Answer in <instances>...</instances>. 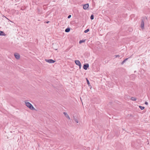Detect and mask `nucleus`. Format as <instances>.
<instances>
[{
	"label": "nucleus",
	"mask_w": 150,
	"mask_h": 150,
	"mask_svg": "<svg viewBox=\"0 0 150 150\" xmlns=\"http://www.w3.org/2000/svg\"><path fill=\"white\" fill-rule=\"evenodd\" d=\"M55 62V61H54L52 59H50L47 60V62L50 63H53Z\"/></svg>",
	"instance_id": "0eeeda50"
},
{
	"label": "nucleus",
	"mask_w": 150,
	"mask_h": 150,
	"mask_svg": "<svg viewBox=\"0 0 150 150\" xmlns=\"http://www.w3.org/2000/svg\"><path fill=\"white\" fill-rule=\"evenodd\" d=\"M145 104L146 105H148V103L147 102H146L145 103Z\"/></svg>",
	"instance_id": "412c9836"
},
{
	"label": "nucleus",
	"mask_w": 150,
	"mask_h": 150,
	"mask_svg": "<svg viewBox=\"0 0 150 150\" xmlns=\"http://www.w3.org/2000/svg\"><path fill=\"white\" fill-rule=\"evenodd\" d=\"M14 56L16 59H18L20 58V56L19 54L17 53L14 54Z\"/></svg>",
	"instance_id": "20e7f679"
},
{
	"label": "nucleus",
	"mask_w": 150,
	"mask_h": 150,
	"mask_svg": "<svg viewBox=\"0 0 150 150\" xmlns=\"http://www.w3.org/2000/svg\"><path fill=\"white\" fill-rule=\"evenodd\" d=\"M128 59V58H126L122 62V64H123L124 62H125V61L127 60Z\"/></svg>",
	"instance_id": "dca6fc26"
},
{
	"label": "nucleus",
	"mask_w": 150,
	"mask_h": 150,
	"mask_svg": "<svg viewBox=\"0 0 150 150\" xmlns=\"http://www.w3.org/2000/svg\"><path fill=\"white\" fill-rule=\"evenodd\" d=\"M86 79V80H87V83L88 84L89 86V85L90 84L89 81L87 79Z\"/></svg>",
	"instance_id": "a211bd4d"
},
{
	"label": "nucleus",
	"mask_w": 150,
	"mask_h": 150,
	"mask_svg": "<svg viewBox=\"0 0 150 150\" xmlns=\"http://www.w3.org/2000/svg\"><path fill=\"white\" fill-rule=\"evenodd\" d=\"M65 115V117L67 118L68 120H70V118L69 117V115L67 114V113L66 112H64L63 113Z\"/></svg>",
	"instance_id": "7ed1b4c3"
},
{
	"label": "nucleus",
	"mask_w": 150,
	"mask_h": 150,
	"mask_svg": "<svg viewBox=\"0 0 150 150\" xmlns=\"http://www.w3.org/2000/svg\"><path fill=\"white\" fill-rule=\"evenodd\" d=\"M89 31V29H87L86 30H85L84 32L85 33H87Z\"/></svg>",
	"instance_id": "2eb2a0df"
},
{
	"label": "nucleus",
	"mask_w": 150,
	"mask_h": 150,
	"mask_svg": "<svg viewBox=\"0 0 150 150\" xmlns=\"http://www.w3.org/2000/svg\"><path fill=\"white\" fill-rule=\"evenodd\" d=\"M75 62L76 65L79 66L80 69L81 67V64L79 61V60H75Z\"/></svg>",
	"instance_id": "f03ea898"
},
{
	"label": "nucleus",
	"mask_w": 150,
	"mask_h": 150,
	"mask_svg": "<svg viewBox=\"0 0 150 150\" xmlns=\"http://www.w3.org/2000/svg\"><path fill=\"white\" fill-rule=\"evenodd\" d=\"M139 107L140 108V109L142 110H143L144 109V107L143 106H139Z\"/></svg>",
	"instance_id": "4468645a"
},
{
	"label": "nucleus",
	"mask_w": 150,
	"mask_h": 150,
	"mask_svg": "<svg viewBox=\"0 0 150 150\" xmlns=\"http://www.w3.org/2000/svg\"><path fill=\"white\" fill-rule=\"evenodd\" d=\"M88 6L89 5L88 4H84L83 6V8L85 10H86L88 8Z\"/></svg>",
	"instance_id": "423d86ee"
},
{
	"label": "nucleus",
	"mask_w": 150,
	"mask_h": 150,
	"mask_svg": "<svg viewBox=\"0 0 150 150\" xmlns=\"http://www.w3.org/2000/svg\"><path fill=\"white\" fill-rule=\"evenodd\" d=\"M71 15H69L68 17V18H70V17H71Z\"/></svg>",
	"instance_id": "aec40b11"
},
{
	"label": "nucleus",
	"mask_w": 150,
	"mask_h": 150,
	"mask_svg": "<svg viewBox=\"0 0 150 150\" xmlns=\"http://www.w3.org/2000/svg\"><path fill=\"white\" fill-rule=\"evenodd\" d=\"M89 67V64H84L83 66V68L85 70H87V68Z\"/></svg>",
	"instance_id": "39448f33"
},
{
	"label": "nucleus",
	"mask_w": 150,
	"mask_h": 150,
	"mask_svg": "<svg viewBox=\"0 0 150 150\" xmlns=\"http://www.w3.org/2000/svg\"><path fill=\"white\" fill-rule=\"evenodd\" d=\"M70 28H66L65 30V32H69L70 31Z\"/></svg>",
	"instance_id": "9b49d317"
},
{
	"label": "nucleus",
	"mask_w": 150,
	"mask_h": 150,
	"mask_svg": "<svg viewBox=\"0 0 150 150\" xmlns=\"http://www.w3.org/2000/svg\"><path fill=\"white\" fill-rule=\"evenodd\" d=\"M131 99L133 101H135L136 100V98L134 97H132L131 98Z\"/></svg>",
	"instance_id": "f8f14e48"
},
{
	"label": "nucleus",
	"mask_w": 150,
	"mask_h": 150,
	"mask_svg": "<svg viewBox=\"0 0 150 150\" xmlns=\"http://www.w3.org/2000/svg\"><path fill=\"white\" fill-rule=\"evenodd\" d=\"M115 58H117V57H119L120 56L119 55H115Z\"/></svg>",
	"instance_id": "6ab92c4d"
},
{
	"label": "nucleus",
	"mask_w": 150,
	"mask_h": 150,
	"mask_svg": "<svg viewBox=\"0 0 150 150\" xmlns=\"http://www.w3.org/2000/svg\"><path fill=\"white\" fill-rule=\"evenodd\" d=\"M73 117H74V120L75 121V122H76L77 123H78L79 122H78V120L77 119V118H76L74 116Z\"/></svg>",
	"instance_id": "1a4fd4ad"
},
{
	"label": "nucleus",
	"mask_w": 150,
	"mask_h": 150,
	"mask_svg": "<svg viewBox=\"0 0 150 150\" xmlns=\"http://www.w3.org/2000/svg\"><path fill=\"white\" fill-rule=\"evenodd\" d=\"M94 18V16L93 15H92L91 16V20L93 19Z\"/></svg>",
	"instance_id": "f3484780"
},
{
	"label": "nucleus",
	"mask_w": 150,
	"mask_h": 150,
	"mask_svg": "<svg viewBox=\"0 0 150 150\" xmlns=\"http://www.w3.org/2000/svg\"><path fill=\"white\" fill-rule=\"evenodd\" d=\"M135 76L134 75H132L131 76H131Z\"/></svg>",
	"instance_id": "4be33fe9"
},
{
	"label": "nucleus",
	"mask_w": 150,
	"mask_h": 150,
	"mask_svg": "<svg viewBox=\"0 0 150 150\" xmlns=\"http://www.w3.org/2000/svg\"><path fill=\"white\" fill-rule=\"evenodd\" d=\"M0 35L1 36H4L5 34L3 32L1 31L0 32Z\"/></svg>",
	"instance_id": "9d476101"
},
{
	"label": "nucleus",
	"mask_w": 150,
	"mask_h": 150,
	"mask_svg": "<svg viewBox=\"0 0 150 150\" xmlns=\"http://www.w3.org/2000/svg\"><path fill=\"white\" fill-rule=\"evenodd\" d=\"M44 6H44V7H43V8H44V9H45V7H44Z\"/></svg>",
	"instance_id": "b1692460"
},
{
	"label": "nucleus",
	"mask_w": 150,
	"mask_h": 150,
	"mask_svg": "<svg viewBox=\"0 0 150 150\" xmlns=\"http://www.w3.org/2000/svg\"><path fill=\"white\" fill-rule=\"evenodd\" d=\"M141 26L142 29H143L144 28V21H142L141 22Z\"/></svg>",
	"instance_id": "6e6552de"
},
{
	"label": "nucleus",
	"mask_w": 150,
	"mask_h": 150,
	"mask_svg": "<svg viewBox=\"0 0 150 150\" xmlns=\"http://www.w3.org/2000/svg\"><path fill=\"white\" fill-rule=\"evenodd\" d=\"M45 23H47V22L45 21Z\"/></svg>",
	"instance_id": "393cba45"
},
{
	"label": "nucleus",
	"mask_w": 150,
	"mask_h": 150,
	"mask_svg": "<svg viewBox=\"0 0 150 150\" xmlns=\"http://www.w3.org/2000/svg\"><path fill=\"white\" fill-rule=\"evenodd\" d=\"M85 42V40H81L79 41V43L80 44H81V43H82V42Z\"/></svg>",
	"instance_id": "ddd939ff"
},
{
	"label": "nucleus",
	"mask_w": 150,
	"mask_h": 150,
	"mask_svg": "<svg viewBox=\"0 0 150 150\" xmlns=\"http://www.w3.org/2000/svg\"><path fill=\"white\" fill-rule=\"evenodd\" d=\"M45 61L46 62H47V59H45Z\"/></svg>",
	"instance_id": "5701e85b"
},
{
	"label": "nucleus",
	"mask_w": 150,
	"mask_h": 150,
	"mask_svg": "<svg viewBox=\"0 0 150 150\" xmlns=\"http://www.w3.org/2000/svg\"><path fill=\"white\" fill-rule=\"evenodd\" d=\"M49 21H47V23H49Z\"/></svg>",
	"instance_id": "a878e982"
},
{
	"label": "nucleus",
	"mask_w": 150,
	"mask_h": 150,
	"mask_svg": "<svg viewBox=\"0 0 150 150\" xmlns=\"http://www.w3.org/2000/svg\"><path fill=\"white\" fill-rule=\"evenodd\" d=\"M25 105L31 110H35V108L33 107V105L29 102H28L27 100L25 101Z\"/></svg>",
	"instance_id": "f257e3e1"
}]
</instances>
